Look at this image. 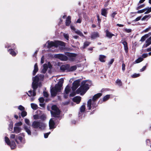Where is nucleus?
Instances as JSON below:
<instances>
[{
    "label": "nucleus",
    "instance_id": "1",
    "mask_svg": "<svg viewBox=\"0 0 151 151\" xmlns=\"http://www.w3.org/2000/svg\"><path fill=\"white\" fill-rule=\"evenodd\" d=\"M44 76L42 75L37 76L33 78V82L32 83V88L33 89V91H28V95L29 96H35L36 95L35 91L37 88L38 85V81L39 80H41L43 79Z\"/></svg>",
    "mask_w": 151,
    "mask_h": 151
},
{
    "label": "nucleus",
    "instance_id": "2",
    "mask_svg": "<svg viewBox=\"0 0 151 151\" xmlns=\"http://www.w3.org/2000/svg\"><path fill=\"white\" fill-rule=\"evenodd\" d=\"M102 94L101 93H98L94 95L93 98L92 99H89L87 102V106L89 110H91V107H93V109L95 108L96 107V100L100 97Z\"/></svg>",
    "mask_w": 151,
    "mask_h": 151
},
{
    "label": "nucleus",
    "instance_id": "3",
    "mask_svg": "<svg viewBox=\"0 0 151 151\" xmlns=\"http://www.w3.org/2000/svg\"><path fill=\"white\" fill-rule=\"evenodd\" d=\"M64 80L61 78L57 84L55 85V88L51 89V95L52 96H55L57 94V93L60 92L62 88V84L63 83Z\"/></svg>",
    "mask_w": 151,
    "mask_h": 151
},
{
    "label": "nucleus",
    "instance_id": "4",
    "mask_svg": "<svg viewBox=\"0 0 151 151\" xmlns=\"http://www.w3.org/2000/svg\"><path fill=\"white\" fill-rule=\"evenodd\" d=\"M89 88V85L86 83V81H83L82 82L81 86L76 91V93L77 94L80 93L81 95H83Z\"/></svg>",
    "mask_w": 151,
    "mask_h": 151
},
{
    "label": "nucleus",
    "instance_id": "5",
    "mask_svg": "<svg viewBox=\"0 0 151 151\" xmlns=\"http://www.w3.org/2000/svg\"><path fill=\"white\" fill-rule=\"evenodd\" d=\"M59 45L65 46V43L60 41H55L54 42L48 41L46 44L45 45L44 47L47 46L48 48H50L53 46L56 47Z\"/></svg>",
    "mask_w": 151,
    "mask_h": 151
},
{
    "label": "nucleus",
    "instance_id": "6",
    "mask_svg": "<svg viewBox=\"0 0 151 151\" xmlns=\"http://www.w3.org/2000/svg\"><path fill=\"white\" fill-rule=\"evenodd\" d=\"M32 126L34 128L43 130L46 127V124L42 122L34 121L32 122Z\"/></svg>",
    "mask_w": 151,
    "mask_h": 151
},
{
    "label": "nucleus",
    "instance_id": "7",
    "mask_svg": "<svg viewBox=\"0 0 151 151\" xmlns=\"http://www.w3.org/2000/svg\"><path fill=\"white\" fill-rule=\"evenodd\" d=\"M52 111L50 112L52 116L54 117H57L60 114V111L56 105H54L52 106Z\"/></svg>",
    "mask_w": 151,
    "mask_h": 151
},
{
    "label": "nucleus",
    "instance_id": "8",
    "mask_svg": "<svg viewBox=\"0 0 151 151\" xmlns=\"http://www.w3.org/2000/svg\"><path fill=\"white\" fill-rule=\"evenodd\" d=\"M6 47L9 48L8 51L9 52L10 54L13 56L16 55L17 53V52H15L13 50V49H15V48L14 44H12L11 45H6Z\"/></svg>",
    "mask_w": 151,
    "mask_h": 151
},
{
    "label": "nucleus",
    "instance_id": "9",
    "mask_svg": "<svg viewBox=\"0 0 151 151\" xmlns=\"http://www.w3.org/2000/svg\"><path fill=\"white\" fill-rule=\"evenodd\" d=\"M5 140L6 143L8 145L10 146L12 149H14L15 147V144L14 141L10 142L9 138L7 137H5Z\"/></svg>",
    "mask_w": 151,
    "mask_h": 151
},
{
    "label": "nucleus",
    "instance_id": "10",
    "mask_svg": "<svg viewBox=\"0 0 151 151\" xmlns=\"http://www.w3.org/2000/svg\"><path fill=\"white\" fill-rule=\"evenodd\" d=\"M61 69L64 68V70L68 69L69 71H73L76 69L77 67L76 65H74L70 67V66L69 65H67L62 66L61 67Z\"/></svg>",
    "mask_w": 151,
    "mask_h": 151
},
{
    "label": "nucleus",
    "instance_id": "11",
    "mask_svg": "<svg viewBox=\"0 0 151 151\" xmlns=\"http://www.w3.org/2000/svg\"><path fill=\"white\" fill-rule=\"evenodd\" d=\"M80 81V79L74 81L73 83V86L72 87L73 91L75 90L79 86V83Z\"/></svg>",
    "mask_w": 151,
    "mask_h": 151
},
{
    "label": "nucleus",
    "instance_id": "12",
    "mask_svg": "<svg viewBox=\"0 0 151 151\" xmlns=\"http://www.w3.org/2000/svg\"><path fill=\"white\" fill-rule=\"evenodd\" d=\"M52 67V66L50 63H48L47 64H45L43 65V69H42V72L43 73H45L47 69L49 68L51 69Z\"/></svg>",
    "mask_w": 151,
    "mask_h": 151
},
{
    "label": "nucleus",
    "instance_id": "13",
    "mask_svg": "<svg viewBox=\"0 0 151 151\" xmlns=\"http://www.w3.org/2000/svg\"><path fill=\"white\" fill-rule=\"evenodd\" d=\"M68 56V59L70 61H73L75 59L76 55L75 54L68 53L67 54Z\"/></svg>",
    "mask_w": 151,
    "mask_h": 151
},
{
    "label": "nucleus",
    "instance_id": "14",
    "mask_svg": "<svg viewBox=\"0 0 151 151\" xmlns=\"http://www.w3.org/2000/svg\"><path fill=\"white\" fill-rule=\"evenodd\" d=\"M55 57L63 61H66L68 60L67 57L61 54H58L56 55Z\"/></svg>",
    "mask_w": 151,
    "mask_h": 151
},
{
    "label": "nucleus",
    "instance_id": "15",
    "mask_svg": "<svg viewBox=\"0 0 151 151\" xmlns=\"http://www.w3.org/2000/svg\"><path fill=\"white\" fill-rule=\"evenodd\" d=\"M49 126L50 129H52L55 127V124L53 118H51L49 122Z\"/></svg>",
    "mask_w": 151,
    "mask_h": 151
},
{
    "label": "nucleus",
    "instance_id": "16",
    "mask_svg": "<svg viewBox=\"0 0 151 151\" xmlns=\"http://www.w3.org/2000/svg\"><path fill=\"white\" fill-rule=\"evenodd\" d=\"M151 44V36L146 41V43L144 44L142 47H146Z\"/></svg>",
    "mask_w": 151,
    "mask_h": 151
},
{
    "label": "nucleus",
    "instance_id": "17",
    "mask_svg": "<svg viewBox=\"0 0 151 151\" xmlns=\"http://www.w3.org/2000/svg\"><path fill=\"white\" fill-rule=\"evenodd\" d=\"M150 12H151V7H147L142 9V13L144 12V14H148Z\"/></svg>",
    "mask_w": 151,
    "mask_h": 151
},
{
    "label": "nucleus",
    "instance_id": "18",
    "mask_svg": "<svg viewBox=\"0 0 151 151\" xmlns=\"http://www.w3.org/2000/svg\"><path fill=\"white\" fill-rule=\"evenodd\" d=\"M21 130V128L18 127H14V132H15L16 134L19 133Z\"/></svg>",
    "mask_w": 151,
    "mask_h": 151
},
{
    "label": "nucleus",
    "instance_id": "19",
    "mask_svg": "<svg viewBox=\"0 0 151 151\" xmlns=\"http://www.w3.org/2000/svg\"><path fill=\"white\" fill-rule=\"evenodd\" d=\"M99 37V35L97 32H93L91 35V38L92 39H95Z\"/></svg>",
    "mask_w": 151,
    "mask_h": 151
},
{
    "label": "nucleus",
    "instance_id": "20",
    "mask_svg": "<svg viewBox=\"0 0 151 151\" xmlns=\"http://www.w3.org/2000/svg\"><path fill=\"white\" fill-rule=\"evenodd\" d=\"M73 100L74 102H76L77 104H78L81 100V97L79 96H76L73 99Z\"/></svg>",
    "mask_w": 151,
    "mask_h": 151
},
{
    "label": "nucleus",
    "instance_id": "21",
    "mask_svg": "<svg viewBox=\"0 0 151 151\" xmlns=\"http://www.w3.org/2000/svg\"><path fill=\"white\" fill-rule=\"evenodd\" d=\"M24 129L25 131L27 133L28 135H31V132L30 129V127H28L27 126L25 125L24 126Z\"/></svg>",
    "mask_w": 151,
    "mask_h": 151
},
{
    "label": "nucleus",
    "instance_id": "22",
    "mask_svg": "<svg viewBox=\"0 0 151 151\" xmlns=\"http://www.w3.org/2000/svg\"><path fill=\"white\" fill-rule=\"evenodd\" d=\"M108 9H103L101 10V14L102 16L106 17L107 14V11Z\"/></svg>",
    "mask_w": 151,
    "mask_h": 151
},
{
    "label": "nucleus",
    "instance_id": "23",
    "mask_svg": "<svg viewBox=\"0 0 151 151\" xmlns=\"http://www.w3.org/2000/svg\"><path fill=\"white\" fill-rule=\"evenodd\" d=\"M71 22V17L70 16H68L66 18V20L65 23L66 25L68 26Z\"/></svg>",
    "mask_w": 151,
    "mask_h": 151
},
{
    "label": "nucleus",
    "instance_id": "24",
    "mask_svg": "<svg viewBox=\"0 0 151 151\" xmlns=\"http://www.w3.org/2000/svg\"><path fill=\"white\" fill-rule=\"evenodd\" d=\"M106 56L103 55H100L99 56V60L100 61L104 62H105V59Z\"/></svg>",
    "mask_w": 151,
    "mask_h": 151
},
{
    "label": "nucleus",
    "instance_id": "25",
    "mask_svg": "<svg viewBox=\"0 0 151 151\" xmlns=\"http://www.w3.org/2000/svg\"><path fill=\"white\" fill-rule=\"evenodd\" d=\"M10 138L11 139H14L15 140V141L18 143V141H17V135L16 136V135L13 134H11L10 135Z\"/></svg>",
    "mask_w": 151,
    "mask_h": 151
},
{
    "label": "nucleus",
    "instance_id": "26",
    "mask_svg": "<svg viewBox=\"0 0 151 151\" xmlns=\"http://www.w3.org/2000/svg\"><path fill=\"white\" fill-rule=\"evenodd\" d=\"M106 36L109 38H111L113 36H114V34L109 32L108 30H106Z\"/></svg>",
    "mask_w": 151,
    "mask_h": 151
},
{
    "label": "nucleus",
    "instance_id": "27",
    "mask_svg": "<svg viewBox=\"0 0 151 151\" xmlns=\"http://www.w3.org/2000/svg\"><path fill=\"white\" fill-rule=\"evenodd\" d=\"M38 69L37 67V63H36L34 66V69L33 70V75H35L36 74V73L38 71Z\"/></svg>",
    "mask_w": 151,
    "mask_h": 151
},
{
    "label": "nucleus",
    "instance_id": "28",
    "mask_svg": "<svg viewBox=\"0 0 151 151\" xmlns=\"http://www.w3.org/2000/svg\"><path fill=\"white\" fill-rule=\"evenodd\" d=\"M75 32L81 37H85L82 32L79 30L78 29L76 30Z\"/></svg>",
    "mask_w": 151,
    "mask_h": 151
},
{
    "label": "nucleus",
    "instance_id": "29",
    "mask_svg": "<svg viewBox=\"0 0 151 151\" xmlns=\"http://www.w3.org/2000/svg\"><path fill=\"white\" fill-rule=\"evenodd\" d=\"M86 109L85 105V104H83L81 106L80 108V111L81 112H83L85 111Z\"/></svg>",
    "mask_w": 151,
    "mask_h": 151
},
{
    "label": "nucleus",
    "instance_id": "30",
    "mask_svg": "<svg viewBox=\"0 0 151 151\" xmlns=\"http://www.w3.org/2000/svg\"><path fill=\"white\" fill-rule=\"evenodd\" d=\"M70 87L69 86H67L65 89V92L66 94H68L70 91Z\"/></svg>",
    "mask_w": 151,
    "mask_h": 151
},
{
    "label": "nucleus",
    "instance_id": "31",
    "mask_svg": "<svg viewBox=\"0 0 151 151\" xmlns=\"http://www.w3.org/2000/svg\"><path fill=\"white\" fill-rule=\"evenodd\" d=\"M151 34V33H149L148 34H146L143 36H142V41L145 40V39L150 35Z\"/></svg>",
    "mask_w": 151,
    "mask_h": 151
},
{
    "label": "nucleus",
    "instance_id": "32",
    "mask_svg": "<svg viewBox=\"0 0 151 151\" xmlns=\"http://www.w3.org/2000/svg\"><path fill=\"white\" fill-rule=\"evenodd\" d=\"M31 105L32 108L34 110H36L37 109V106L36 104L34 103H32L31 104Z\"/></svg>",
    "mask_w": 151,
    "mask_h": 151
},
{
    "label": "nucleus",
    "instance_id": "33",
    "mask_svg": "<svg viewBox=\"0 0 151 151\" xmlns=\"http://www.w3.org/2000/svg\"><path fill=\"white\" fill-rule=\"evenodd\" d=\"M110 98V95H107L105 96H104L103 99V101H105L108 100Z\"/></svg>",
    "mask_w": 151,
    "mask_h": 151
},
{
    "label": "nucleus",
    "instance_id": "34",
    "mask_svg": "<svg viewBox=\"0 0 151 151\" xmlns=\"http://www.w3.org/2000/svg\"><path fill=\"white\" fill-rule=\"evenodd\" d=\"M150 15H146L145 16L143 17V18H142V20H147L149 18H150Z\"/></svg>",
    "mask_w": 151,
    "mask_h": 151
},
{
    "label": "nucleus",
    "instance_id": "35",
    "mask_svg": "<svg viewBox=\"0 0 151 151\" xmlns=\"http://www.w3.org/2000/svg\"><path fill=\"white\" fill-rule=\"evenodd\" d=\"M140 76V74H139L134 73V74L132 75L131 76L132 78H134L138 77Z\"/></svg>",
    "mask_w": 151,
    "mask_h": 151
},
{
    "label": "nucleus",
    "instance_id": "36",
    "mask_svg": "<svg viewBox=\"0 0 151 151\" xmlns=\"http://www.w3.org/2000/svg\"><path fill=\"white\" fill-rule=\"evenodd\" d=\"M116 84L119 86H120L122 85V82L120 80L117 79L116 81Z\"/></svg>",
    "mask_w": 151,
    "mask_h": 151
},
{
    "label": "nucleus",
    "instance_id": "37",
    "mask_svg": "<svg viewBox=\"0 0 151 151\" xmlns=\"http://www.w3.org/2000/svg\"><path fill=\"white\" fill-rule=\"evenodd\" d=\"M13 123L12 122H11L9 124L8 129L10 131H12L13 129Z\"/></svg>",
    "mask_w": 151,
    "mask_h": 151
},
{
    "label": "nucleus",
    "instance_id": "38",
    "mask_svg": "<svg viewBox=\"0 0 151 151\" xmlns=\"http://www.w3.org/2000/svg\"><path fill=\"white\" fill-rule=\"evenodd\" d=\"M141 3L142 0H140L138 4V6L137 8V10H139L142 8V4H141Z\"/></svg>",
    "mask_w": 151,
    "mask_h": 151
},
{
    "label": "nucleus",
    "instance_id": "39",
    "mask_svg": "<svg viewBox=\"0 0 151 151\" xmlns=\"http://www.w3.org/2000/svg\"><path fill=\"white\" fill-rule=\"evenodd\" d=\"M18 139H19L20 141L21 142H22L23 143H24V142L23 139V138L22 137L20 136H18L17 135V140Z\"/></svg>",
    "mask_w": 151,
    "mask_h": 151
},
{
    "label": "nucleus",
    "instance_id": "40",
    "mask_svg": "<svg viewBox=\"0 0 151 151\" xmlns=\"http://www.w3.org/2000/svg\"><path fill=\"white\" fill-rule=\"evenodd\" d=\"M18 109L20 111H24L25 108L23 106L20 105L18 107Z\"/></svg>",
    "mask_w": 151,
    "mask_h": 151
},
{
    "label": "nucleus",
    "instance_id": "41",
    "mask_svg": "<svg viewBox=\"0 0 151 151\" xmlns=\"http://www.w3.org/2000/svg\"><path fill=\"white\" fill-rule=\"evenodd\" d=\"M46 118L45 115L43 114L41 116H40V119H41L42 120H44Z\"/></svg>",
    "mask_w": 151,
    "mask_h": 151
},
{
    "label": "nucleus",
    "instance_id": "42",
    "mask_svg": "<svg viewBox=\"0 0 151 151\" xmlns=\"http://www.w3.org/2000/svg\"><path fill=\"white\" fill-rule=\"evenodd\" d=\"M27 115V113L26 111H22L21 113V116L22 117H24L26 116Z\"/></svg>",
    "mask_w": 151,
    "mask_h": 151
},
{
    "label": "nucleus",
    "instance_id": "43",
    "mask_svg": "<svg viewBox=\"0 0 151 151\" xmlns=\"http://www.w3.org/2000/svg\"><path fill=\"white\" fill-rule=\"evenodd\" d=\"M123 30L124 31L126 32H127V33H130V32H131V31H132V30L131 29H127V28L124 29H123Z\"/></svg>",
    "mask_w": 151,
    "mask_h": 151
},
{
    "label": "nucleus",
    "instance_id": "44",
    "mask_svg": "<svg viewBox=\"0 0 151 151\" xmlns=\"http://www.w3.org/2000/svg\"><path fill=\"white\" fill-rule=\"evenodd\" d=\"M22 122H20L15 123V127H19V126L22 125Z\"/></svg>",
    "mask_w": 151,
    "mask_h": 151
},
{
    "label": "nucleus",
    "instance_id": "45",
    "mask_svg": "<svg viewBox=\"0 0 151 151\" xmlns=\"http://www.w3.org/2000/svg\"><path fill=\"white\" fill-rule=\"evenodd\" d=\"M142 61V58H139L135 61V63H137L140 62Z\"/></svg>",
    "mask_w": 151,
    "mask_h": 151
},
{
    "label": "nucleus",
    "instance_id": "46",
    "mask_svg": "<svg viewBox=\"0 0 151 151\" xmlns=\"http://www.w3.org/2000/svg\"><path fill=\"white\" fill-rule=\"evenodd\" d=\"M63 36L67 40H69V36L67 34L64 33L63 34Z\"/></svg>",
    "mask_w": 151,
    "mask_h": 151
},
{
    "label": "nucleus",
    "instance_id": "47",
    "mask_svg": "<svg viewBox=\"0 0 151 151\" xmlns=\"http://www.w3.org/2000/svg\"><path fill=\"white\" fill-rule=\"evenodd\" d=\"M25 122L27 125H30V121L27 119H25Z\"/></svg>",
    "mask_w": 151,
    "mask_h": 151
},
{
    "label": "nucleus",
    "instance_id": "48",
    "mask_svg": "<svg viewBox=\"0 0 151 151\" xmlns=\"http://www.w3.org/2000/svg\"><path fill=\"white\" fill-rule=\"evenodd\" d=\"M33 118L35 119H40V116L38 115H35L33 116Z\"/></svg>",
    "mask_w": 151,
    "mask_h": 151
},
{
    "label": "nucleus",
    "instance_id": "49",
    "mask_svg": "<svg viewBox=\"0 0 151 151\" xmlns=\"http://www.w3.org/2000/svg\"><path fill=\"white\" fill-rule=\"evenodd\" d=\"M39 100L40 103H43L44 101V99L42 97L40 98L39 99Z\"/></svg>",
    "mask_w": 151,
    "mask_h": 151
},
{
    "label": "nucleus",
    "instance_id": "50",
    "mask_svg": "<svg viewBox=\"0 0 151 151\" xmlns=\"http://www.w3.org/2000/svg\"><path fill=\"white\" fill-rule=\"evenodd\" d=\"M89 44V43L88 42H85L84 43V48H85L86 47V46H88Z\"/></svg>",
    "mask_w": 151,
    "mask_h": 151
},
{
    "label": "nucleus",
    "instance_id": "51",
    "mask_svg": "<svg viewBox=\"0 0 151 151\" xmlns=\"http://www.w3.org/2000/svg\"><path fill=\"white\" fill-rule=\"evenodd\" d=\"M50 132H48L44 134V137L45 138H47L49 135L50 134Z\"/></svg>",
    "mask_w": 151,
    "mask_h": 151
},
{
    "label": "nucleus",
    "instance_id": "52",
    "mask_svg": "<svg viewBox=\"0 0 151 151\" xmlns=\"http://www.w3.org/2000/svg\"><path fill=\"white\" fill-rule=\"evenodd\" d=\"M44 56H42L41 58V64H42L44 62Z\"/></svg>",
    "mask_w": 151,
    "mask_h": 151
},
{
    "label": "nucleus",
    "instance_id": "53",
    "mask_svg": "<svg viewBox=\"0 0 151 151\" xmlns=\"http://www.w3.org/2000/svg\"><path fill=\"white\" fill-rule=\"evenodd\" d=\"M116 14H117V13H116V12H114L111 14V17H112L113 18H114V17L115 15Z\"/></svg>",
    "mask_w": 151,
    "mask_h": 151
},
{
    "label": "nucleus",
    "instance_id": "54",
    "mask_svg": "<svg viewBox=\"0 0 151 151\" xmlns=\"http://www.w3.org/2000/svg\"><path fill=\"white\" fill-rule=\"evenodd\" d=\"M114 60L113 59H111L108 63V64L109 65L111 64L114 62Z\"/></svg>",
    "mask_w": 151,
    "mask_h": 151
},
{
    "label": "nucleus",
    "instance_id": "55",
    "mask_svg": "<svg viewBox=\"0 0 151 151\" xmlns=\"http://www.w3.org/2000/svg\"><path fill=\"white\" fill-rule=\"evenodd\" d=\"M43 95L45 97H47L48 96L47 93L45 91L43 92Z\"/></svg>",
    "mask_w": 151,
    "mask_h": 151
},
{
    "label": "nucleus",
    "instance_id": "56",
    "mask_svg": "<svg viewBox=\"0 0 151 151\" xmlns=\"http://www.w3.org/2000/svg\"><path fill=\"white\" fill-rule=\"evenodd\" d=\"M150 27L147 28L145 30H143L142 32H148L149 30L150 29Z\"/></svg>",
    "mask_w": 151,
    "mask_h": 151
},
{
    "label": "nucleus",
    "instance_id": "57",
    "mask_svg": "<svg viewBox=\"0 0 151 151\" xmlns=\"http://www.w3.org/2000/svg\"><path fill=\"white\" fill-rule=\"evenodd\" d=\"M148 55V54L146 53L142 55V58H145L147 57Z\"/></svg>",
    "mask_w": 151,
    "mask_h": 151
},
{
    "label": "nucleus",
    "instance_id": "58",
    "mask_svg": "<svg viewBox=\"0 0 151 151\" xmlns=\"http://www.w3.org/2000/svg\"><path fill=\"white\" fill-rule=\"evenodd\" d=\"M122 43L123 44V45H124V47H126V46H127V43L125 41L123 42H122Z\"/></svg>",
    "mask_w": 151,
    "mask_h": 151
},
{
    "label": "nucleus",
    "instance_id": "59",
    "mask_svg": "<svg viewBox=\"0 0 151 151\" xmlns=\"http://www.w3.org/2000/svg\"><path fill=\"white\" fill-rule=\"evenodd\" d=\"M128 49V47L127 46L124 47V50H125L126 52L127 53V52Z\"/></svg>",
    "mask_w": 151,
    "mask_h": 151
},
{
    "label": "nucleus",
    "instance_id": "60",
    "mask_svg": "<svg viewBox=\"0 0 151 151\" xmlns=\"http://www.w3.org/2000/svg\"><path fill=\"white\" fill-rule=\"evenodd\" d=\"M122 70H123L124 71L125 70V65L124 63H123L122 64Z\"/></svg>",
    "mask_w": 151,
    "mask_h": 151
},
{
    "label": "nucleus",
    "instance_id": "61",
    "mask_svg": "<svg viewBox=\"0 0 151 151\" xmlns=\"http://www.w3.org/2000/svg\"><path fill=\"white\" fill-rule=\"evenodd\" d=\"M141 18V16H139L137 18L134 20L135 21H138Z\"/></svg>",
    "mask_w": 151,
    "mask_h": 151
},
{
    "label": "nucleus",
    "instance_id": "62",
    "mask_svg": "<svg viewBox=\"0 0 151 151\" xmlns=\"http://www.w3.org/2000/svg\"><path fill=\"white\" fill-rule=\"evenodd\" d=\"M146 142L147 144L148 145H149V144L150 143V140L149 139H147L146 140Z\"/></svg>",
    "mask_w": 151,
    "mask_h": 151
},
{
    "label": "nucleus",
    "instance_id": "63",
    "mask_svg": "<svg viewBox=\"0 0 151 151\" xmlns=\"http://www.w3.org/2000/svg\"><path fill=\"white\" fill-rule=\"evenodd\" d=\"M97 19H98V23H100V22H101V20L99 19V15H97Z\"/></svg>",
    "mask_w": 151,
    "mask_h": 151
},
{
    "label": "nucleus",
    "instance_id": "64",
    "mask_svg": "<svg viewBox=\"0 0 151 151\" xmlns=\"http://www.w3.org/2000/svg\"><path fill=\"white\" fill-rule=\"evenodd\" d=\"M70 28H71V29L74 31L75 32V30H76L75 29V28L74 27H73V26H70Z\"/></svg>",
    "mask_w": 151,
    "mask_h": 151
}]
</instances>
